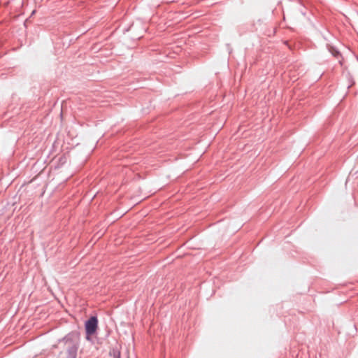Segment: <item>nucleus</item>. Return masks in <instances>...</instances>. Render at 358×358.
Returning <instances> with one entry per match:
<instances>
[{
	"label": "nucleus",
	"mask_w": 358,
	"mask_h": 358,
	"mask_svg": "<svg viewBox=\"0 0 358 358\" xmlns=\"http://www.w3.org/2000/svg\"><path fill=\"white\" fill-rule=\"evenodd\" d=\"M64 344V351L61 352L62 358H76L79 348V338L76 334L71 332L61 341Z\"/></svg>",
	"instance_id": "nucleus-1"
},
{
	"label": "nucleus",
	"mask_w": 358,
	"mask_h": 358,
	"mask_svg": "<svg viewBox=\"0 0 358 358\" xmlns=\"http://www.w3.org/2000/svg\"><path fill=\"white\" fill-rule=\"evenodd\" d=\"M98 327V319L96 316L91 317L85 322V331L87 334V339H90V336L93 335Z\"/></svg>",
	"instance_id": "nucleus-2"
},
{
	"label": "nucleus",
	"mask_w": 358,
	"mask_h": 358,
	"mask_svg": "<svg viewBox=\"0 0 358 358\" xmlns=\"http://www.w3.org/2000/svg\"><path fill=\"white\" fill-rule=\"evenodd\" d=\"M110 355L113 357V358H121L120 352L117 349L113 348L110 352Z\"/></svg>",
	"instance_id": "nucleus-3"
},
{
	"label": "nucleus",
	"mask_w": 358,
	"mask_h": 358,
	"mask_svg": "<svg viewBox=\"0 0 358 358\" xmlns=\"http://www.w3.org/2000/svg\"><path fill=\"white\" fill-rule=\"evenodd\" d=\"M127 358H129V357H127Z\"/></svg>",
	"instance_id": "nucleus-4"
}]
</instances>
